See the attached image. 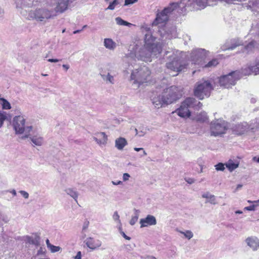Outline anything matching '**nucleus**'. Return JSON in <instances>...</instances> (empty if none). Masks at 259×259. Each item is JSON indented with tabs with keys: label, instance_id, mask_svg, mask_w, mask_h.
<instances>
[{
	"label": "nucleus",
	"instance_id": "32",
	"mask_svg": "<svg viewBox=\"0 0 259 259\" xmlns=\"http://www.w3.org/2000/svg\"><path fill=\"white\" fill-rule=\"evenodd\" d=\"M65 191L68 195L73 198L76 202H77V199L78 196V194L77 191L72 188L66 189Z\"/></svg>",
	"mask_w": 259,
	"mask_h": 259
},
{
	"label": "nucleus",
	"instance_id": "9",
	"mask_svg": "<svg viewBox=\"0 0 259 259\" xmlns=\"http://www.w3.org/2000/svg\"><path fill=\"white\" fill-rule=\"evenodd\" d=\"M162 95L166 105L170 104L178 100L182 94L179 89L176 86H171L165 89Z\"/></svg>",
	"mask_w": 259,
	"mask_h": 259
},
{
	"label": "nucleus",
	"instance_id": "45",
	"mask_svg": "<svg viewBox=\"0 0 259 259\" xmlns=\"http://www.w3.org/2000/svg\"><path fill=\"white\" fill-rule=\"evenodd\" d=\"M113 219L116 221L119 224H121V222L119 219V215L117 212V211H115L113 214Z\"/></svg>",
	"mask_w": 259,
	"mask_h": 259
},
{
	"label": "nucleus",
	"instance_id": "19",
	"mask_svg": "<svg viewBox=\"0 0 259 259\" xmlns=\"http://www.w3.org/2000/svg\"><path fill=\"white\" fill-rule=\"evenodd\" d=\"M249 127L247 122H244L236 124L233 127V130L237 135H242L247 131Z\"/></svg>",
	"mask_w": 259,
	"mask_h": 259
},
{
	"label": "nucleus",
	"instance_id": "62",
	"mask_svg": "<svg viewBox=\"0 0 259 259\" xmlns=\"http://www.w3.org/2000/svg\"><path fill=\"white\" fill-rule=\"evenodd\" d=\"M134 150L136 151H140L141 150H143V148H134Z\"/></svg>",
	"mask_w": 259,
	"mask_h": 259
},
{
	"label": "nucleus",
	"instance_id": "22",
	"mask_svg": "<svg viewBox=\"0 0 259 259\" xmlns=\"http://www.w3.org/2000/svg\"><path fill=\"white\" fill-rule=\"evenodd\" d=\"M252 74H254L255 75V70L253 64L243 68L241 70V73H240L241 77L242 75H249Z\"/></svg>",
	"mask_w": 259,
	"mask_h": 259
},
{
	"label": "nucleus",
	"instance_id": "26",
	"mask_svg": "<svg viewBox=\"0 0 259 259\" xmlns=\"http://www.w3.org/2000/svg\"><path fill=\"white\" fill-rule=\"evenodd\" d=\"M104 46L109 50H114L116 47V44L111 38H107L104 40Z\"/></svg>",
	"mask_w": 259,
	"mask_h": 259
},
{
	"label": "nucleus",
	"instance_id": "21",
	"mask_svg": "<svg viewBox=\"0 0 259 259\" xmlns=\"http://www.w3.org/2000/svg\"><path fill=\"white\" fill-rule=\"evenodd\" d=\"M126 140L122 137L117 138L115 141V147L119 150H123V148L127 145Z\"/></svg>",
	"mask_w": 259,
	"mask_h": 259
},
{
	"label": "nucleus",
	"instance_id": "6",
	"mask_svg": "<svg viewBox=\"0 0 259 259\" xmlns=\"http://www.w3.org/2000/svg\"><path fill=\"white\" fill-rule=\"evenodd\" d=\"M25 119L21 115L16 116L13 120V125L16 134L24 133V136L22 138H28L30 132L32 130L31 126H25Z\"/></svg>",
	"mask_w": 259,
	"mask_h": 259
},
{
	"label": "nucleus",
	"instance_id": "56",
	"mask_svg": "<svg viewBox=\"0 0 259 259\" xmlns=\"http://www.w3.org/2000/svg\"><path fill=\"white\" fill-rule=\"evenodd\" d=\"M252 161L259 163V157L254 156L252 158Z\"/></svg>",
	"mask_w": 259,
	"mask_h": 259
},
{
	"label": "nucleus",
	"instance_id": "41",
	"mask_svg": "<svg viewBox=\"0 0 259 259\" xmlns=\"http://www.w3.org/2000/svg\"><path fill=\"white\" fill-rule=\"evenodd\" d=\"M147 133L146 128L144 127H139V132H137V135L139 137H143Z\"/></svg>",
	"mask_w": 259,
	"mask_h": 259
},
{
	"label": "nucleus",
	"instance_id": "58",
	"mask_svg": "<svg viewBox=\"0 0 259 259\" xmlns=\"http://www.w3.org/2000/svg\"><path fill=\"white\" fill-rule=\"evenodd\" d=\"M46 244L48 248H49L50 246L52 245L50 243L49 239L46 240Z\"/></svg>",
	"mask_w": 259,
	"mask_h": 259
},
{
	"label": "nucleus",
	"instance_id": "29",
	"mask_svg": "<svg viewBox=\"0 0 259 259\" xmlns=\"http://www.w3.org/2000/svg\"><path fill=\"white\" fill-rule=\"evenodd\" d=\"M27 241L31 244H33L35 246H38L39 244L40 237L37 235H35L34 238L32 237L27 236H26Z\"/></svg>",
	"mask_w": 259,
	"mask_h": 259
},
{
	"label": "nucleus",
	"instance_id": "17",
	"mask_svg": "<svg viewBox=\"0 0 259 259\" xmlns=\"http://www.w3.org/2000/svg\"><path fill=\"white\" fill-rule=\"evenodd\" d=\"M157 223L155 217L148 214L145 218L141 219L140 221L141 228L147 227L149 226H154Z\"/></svg>",
	"mask_w": 259,
	"mask_h": 259
},
{
	"label": "nucleus",
	"instance_id": "57",
	"mask_svg": "<svg viewBox=\"0 0 259 259\" xmlns=\"http://www.w3.org/2000/svg\"><path fill=\"white\" fill-rule=\"evenodd\" d=\"M247 202L249 203H258L259 199L256 201H251V200H247Z\"/></svg>",
	"mask_w": 259,
	"mask_h": 259
},
{
	"label": "nucleus",
	"instance_id": "27",
	"mask_svg": "<svg viewBox=\"0 0 259 259\" xmlns=\"http://www.w3.org/2000/svg\"><path fill=\"white\" fill-rule=\"evenodd\" d=\"M225 166L230 172H232L238 167L239 162H234L233 160L230 159L225 163Z\"/></svg>",
	"mask_w": 259,
	"mask_h": 259
},
{
	"label": "nucleus",
	"instance_id": "40",
	"mask_svg": "<svg viewBox=\"0 0 259 259\" xmlns=\"http://www.w3.org/2000/svg\"><path fill=\"white\" fill-rule=\"evenodd\" d=\"M119 2L118 0H114L112 2L110 3L107 10H113L115 9V7L119 5Z\"/></svg>",
	"mask_w": 259,
	"mask_h": 259
},
{
	"label": "nucleus",
	"instance_id": "50",
	"mask_svg": "<svg viewBox=\"0 0 259 259\" xmlns=\"http://www.w3.org/2000/svg\"><path fill=\"white\" fill-rule=\"evenodd\" d=\"M120 234L122 235V236L125 238L126 240H131V237L127 236L125 234V233L122 231V230H120Z\"/></svg>",
	"mask_w": 259,
	"mask_h": 259
},
{
	"label": "nucleus",
	"instance_id": "63",
	"mask_svg": "<svg viewBox=\"0 0 259 259\" xmlns=\"http://www.w3.org/2000/svg\"><path fill=\"white\" fill-rule=\"evenodd\" d=\"M143 153H142V154H141L140 155V157H143L144 156H146L147 155V153L146 152V151L143 149Z\"/></svg>",
	"mask_w": 259,
	"mask_h": 259
},
{
	"label": "nucleus",
	"instance_id": "43",
	"mask_svg": "<svg viewBox=\"0 0 259 259\" xmlns=\"http://www.w3.org/2000/svg\"><path fill=\"white\" fill-rule=\"evenodd\" d=\"M225 164L221 162L215 165V169L217 171H224L225 169Z\"/></svg>",
	"mask_w": 259,
	"mask_h": 259
},
{
	"label": "nucleus",
	"instance_id": "47",
	"mask_svg": "<svg viewBox=\"0 0 259 259\" xmlns=\"http://www.w3.org/2000/svg\"><path fill=\"white\" fill-rule=\"evenodd\" d=\"M138 0H125L124 2V5L125 6H128L130 5H132L137 2H138Z\"/></svg>",
	"mask_w": 259,
	"mask_h": 259
},
{
	"label": "nucleus",
	"instance_id": "37",
	"mask_svg": "<svg viewBox=\"0 0 259 259\" xmlns=\"http://www.w3.org/2000/svg\"><path fill=\"white\" fill-rule=\"evenodd\" d=\"M179 232L188 239H190L193 237V233L190 230H186V231H179Z\"/></svg>",
	"mask_w": 259,
	"mask_h": 259
},
{
	"label": "nucleus",
	"instance_id": "18",
	"mask_svg": "<svg viewBox=\"0 0 259 259\" xmlns=\"http://www.w3.org/2000/svg\"><path fill=\"white\" fill-rule=\"evenodd\" d=\"M88 247L92 250H95L100 247L102 242L98 239H95L92 237L87 238L84 241Z\"/></svg>",
	"mask_w": 259,
	"mask_h": 259
},
{
	"label": "nucleus",
	"instance_id": "46",
	"mask_svg": "<svg viewBox=\"0 0 259 259\" xmlns=\"http://www.w3.org/2000/svg\"><path fill=\"white\" fill-rule=\"evenodd\" d=\"M256 207V205H251L249 206H246L244 208V210H249V211H254L255 210Z\"/></svg>",
	"mask_w": 259,
	"mask_h": 259
},
{
	"label": "nucleus",
	"instance_id": "36",
	"mask_svg": "<svg viewBox=\"0 0 259 259\" xmlns=\"http://www.w3.org/2000/svg\"><path fill=\"white\" fill-rule=\"evenodd\" d=\"M115 21H116V23L119 25H124V26H128L132 25V24L123 20L120 17L116 18Z\"/></svg>",
	"mask_w": 259,
	"mask_h": 259
},
{
	"label": "nucleus",
	"instance_id": "49",
	"mask_svg": "<svg viewBox=\"0 0 259 259\" xmlns=\"http://www.w3.org/2000/svg\"><path fill=\"white\" fill-rule=\"evenodd\" d=\"M184 180L189 184H192L195 182V180L191 178H185Z\"/></svg>",
	"mask_w": 259,
	"mask_h": 259
},
{
	"label": "nucleus",
	"instance_id": "52",
	"mask_svg": "<svg viewBox=\"0 0 259 259\" xmlns=\"http://www.w3.org/2000/svg\"><path fill=\"white\" fill-rule=\"evenodd\" d=\"M81 253L80 251H78L76 255L74 257V259H81Z\"/></svg>",
	"mask_w": 259,
	"mask_h": 259
},
{
	"label": "nucleus",
	"instance_id": "33",
	"mask_svg": "<svg viewBox=\"0 0 259 259\" xmlns=\"http://www.w3.org/2000/svg\"><path fill=\"white\" fill-rule=\"evenodd\" d=\"M196 119L198 121L203 122L208 119V117L206 112H202L197 115Z\"/></svg>",
	"mask_w": 259,
	"mask_h": 259
},
{
	"label": "nucleus",
	"instance_id": "8",
	"mask_svg": "<svg viewBox=\"0 0 259 259\" xmlns=\"http://www.w3.org/2000/svg\"><path fill=\"white\" fill-rule=\"evenodd\" d=\"M169 61L166 64L167 69L175 72L176 73L182 71L186 68V64L182 62L181 57L177 54L172 52V54L168 56ZM178 73L172 74V76L177 75Z\"/></svg>",
	"mask_w": 259,
	"mask_h": 259
},
{
	"label": "nucleus",
	"instance_id": "31",
	"mask_svg": "<svg viewBox=\"0 0 259 259\" xmlns=\"http://www.w3.org/2000/svg\"><path fill=\"white\" fill-rule=\"evenodd\" d=\"M32 142L36 146H41L43 142V138L39 136H33L30 138Z\"/></svg>",
	"mask_w": 259,
	"mask_h": 259
},
{
	"label": "nucleus",
	"instance_id": "7",
	"mask_svg": "<svg viewBox=\"0 0 259 259\" xmlns=\"http://www.w3.org/2000/svg\"><path fill=\"white\" fill-rule=\"evenodd\" d=\"M212 87L210 82L208 80H200L195 85L194 93L195 96L200 100H202L204 96L207 97L210 95Z\"/></svg>",
	"mask_w": 259,
	"mask_h": 259
},
{
	"label": "nucleus",
	"instance_id": "13",
	"mask_svg": "<svg viewBox=\"0 0 259 259\" xmlns=\"http://www.w3.org/2000/svg\"><path fill=\"white\" fill-rule=\"evenodd\" d=\"M158 31L161 38L164 40L176 38L178 35L176 27L173 25L164 26L160 28Z\"/></svg>",
	"mask_w": 259,
	"mask_h": 259
},
{
	"label": "nucleus",
	"instance_id": "44",
	"mask_svg": "<svg viewBox=\"0 0 259 259\" xmlns=\"http://www.w3.org/2000/svg\"><path fill=\"white\" fill-rule=\"evenodd\" d=\"M49 249L52 252L54 253L60 251L61 249V248L59 246L52 245Z\"/></svg>",
	"mask_w": 259,
	"mask_h": 259
},
{
	"label": "nucleus",
	"instance_id": "38",
	"mask_svg": "<svg viewBox=\"0 0 259 259\" xmlns=\"http://www.w3.org/2000/svg\"><path fill=\"white\" fill-rule=\"evenodd\" d=\"M218 63V60L213 59L210 61L207 64H205L204 67L205 68H212L216 66Z\"/></svg>",
	"mask_w": 259,
	"mask_h": 259
},
{
	"label": "nucleus",
	"instance_id": "12",
	"mask_svg": "<svg viewBox=\"0 0 259 259\" xmlns=\"http://www.w3.org/2000/svg\"><path fill=\"white\" fill-rule=\"evenodd\" d=\"M206 56V51L203 49H193L189 58L194 64L202 65V62Z\"/></svg>",
	"mask_w": 259,
	"mask_h": 259
},
{
	"label": "nucleus",
	"instance_id": "64",
	"mask_svg": "<svg viewBox=\"0 0 259 259\" xmlns=\"http://www.w3.org/2000/svg\"><path fill=\"white\" fill-rule=\"evenodd\" d=\"M82 30H77L73 31V34H76L81 32Z\"/></svg>",
	"mask_w": 259,
	"mask_h": 259
},
{
	"label": "nucleus",
	"instance_id": "5",
	"mask_svg": "<svg viewBox=\"0 0 259 259\" xmlns=\"http://www.w3.org/2000/svg\"><path fill=\"white\" fill-rule=\"evenodd\" d=\"M215 5L214 0H182L180 2L179 7L182 12L185 11L186 7H192L196 10H201L207 6Z\"/></svg>",
	"mask_w": 259,
	"mask_h": 259
},
{
	"label": "nucleus",
	"instance_id": "59",
	"mask_svg": "<svg viewBox=\"0 0 259 259\" xmlns=\"http://www.w3.org/2000/svg\"><path fill=\"white\" fill-rule=\"evenodd\" d=\"M62 67L66 70H67L69 68V66L67 64H63Z\"/></svg>",
	"mask_w": 259,
	"mask_h": 259
},
{
	"label": "nucleus",
	"instance_id": "34",
	"mask_svg": "<svg viewBox=\"0 0 259 259\" xmlns=\"http://www.w3.org/2000/svg\"><path fill=\"white\" fill-rule=\"evenodd\" d=\"M139 213L140 211L139 210L134 209V214L133 216H132V219L130 221V224L131 225H134L137 222L139 218Z\"/></svg>",
	"mask_w": 259,
	"mask_h": 259
},
{
	"label": "nucleus",
	"instance_id": "35",
	"mask_svg": "<svg viewBox=\"0 0 259 259\" xmlns=\"http://www.w3.org/2000/svg\"><path fill=\"white\" fill-rule=\"evenodd\" d=\"M1 103L0 104L2 105V109L4 110H9L11 108V105L10 103L4 98H2L0 99Z\"/></svg>",
	"mask_w": 259,
	"mask_h": 259
},
{
	"label": "nucleus",
	"instance_id": "39",
	"mask_svg": "<svg viewBox=\"0 0 259 259\" xmlns=\"http://www.w3.org/2000/svg\"><path fill=\"white\" fill-rule=\"evenodd\" d=\"M7 114L5 112L0 111V128L3 126L5 120L7 119Z\"/></svg>",
	"mask_w": 259,
	"mask_h": 259
},
{
	"label": "nucleus",
	"instance_id": "16",
	"mask_svg": "<svg viewBox=\"0 0 259 259\" xmlns=\"http://www.w3.org/2000/svg\"><path fill=\"white\" fill-rule=\"evenodd\" d=\"M245 243L253 251H256L259 248V239L256 236H250L246 238Z\"/></svg>",
	"mask_w": 259,
	"mask_h": 259
},
{
	"label": "nucleus",
	"instance_id": "14",
	"mask_svg": "<svg viewBox=\"0 0 259 259\" xmlns=\"http://www.w3.org/2000/svg\"><path fill=\"white\" fill-rule=\"evenodd\" d=\"M69 0H51L50 5L53 8L57 15V12L63 13L67 10Z\"/></svg>",
	"mask_w": 259,
	"mask_h": 259
},
{
	"label": "nucleus",
	"instance_id": "55",
	"mask_svg": "<svg viewBox=\"0 0 259 259\" xmlns=\"http://www.w3.org/2000/svg\"><path fill=\"white\" fill-rule=\"evenodd\" d=\"M48 61L50 62H54V63H56V62H58L59 61V60L58 59H49L48 60Z\"/></svg>",
	"mask_w": 259,
	"mask_h": 259
},
{
	"label": "nucleus",
	"instance_id": "11",
	"mask_svg": "<svg viewBox=\"0 0 259 259\" xmlns=\"http://www.w3.org/2000/svg\"><path fill=\"white\" fill-rule=\"evenodd\" d=\"M240 78V72L233 71L221 76L219 79L220 84L225 88H229L235 85L236 81Z\"/></svg>",
	"mask_w": 259,
	"mask_h": 259
},
{
	"label": "nucleus",
	"instance_id": "4",
	"mask_svg": "<svg viewBox=\"0 0 259 259\" xmlns=\"http://www.w3.org/2000/svg\"><path fill=\"white\" fill-rule=\"evenodd\" d=\"M202 103L193 98H187L181 104L180 107L176 111L178 115L182 117H189L191 115L190 108L198 110L201 108Z\"/></svg>",
	"mask_w": 259,
	"mask_h": 259
},
{
	"label": "nucleus",
	"instance_id": "25",
	"mask_svg": "<svg viewBox=\"0 0 259 259\" xmlns=\"http://www.w3.org/2000/svg\"><path fill=\"white\" fill-rule=\"evenodd\" d=\"M202 197L206 199L205 203H210L211 204L215 205L217 203L216 197L214 195L211 194L209 192H206L202 195Z\"/></svg>",
	"mask_w": 259,
	"mask_h": 259
},
{
	"label": "nucleus",
	"instance_id": "15",
	"mask_svg": "<svg viewBox=\"0 0 259 259\" xmlns=\"http://www.w3.org/2000/svg\"><path fill=\"white\" fill-rule=\"evenodd\" d=\"M236 2H243V7L252 11H256L259 8V0H235L234 4Z\"/></svg>",
	"mask_w": 259,
	"mask_h": 259
},
{
	"label": "nucleus",
	"instance_id": "48",
	"mask_svg": "<svg viewBox=\"0 0 259 259\" xmlns=\"http://www.w3.org/2000/svg\"><path fill=\"white\" fill-rule=\"evenodd\" d=\"M19 193L22 195V196L25 199H27L29 197V194L23 190H21L19 191Z\"/></svg>",
	"mask_w": 259,
	"mask_h": 259
},
{
	"label": "nucleus",
	"instance_id": "42",
	"mask_svg": "<svg viewBox=\"0 0 259 259\" xmlns=\"http://www.w3.org/2000/svg\"><path fill=\"white\" fill-rule=\"evenodd\" d=\"M253 65L255 70V75L259 74V59H256Z\"/></svg>",
	"mask_w": 259,
	"mask_h": 259
},
{
	"label": "nucleus",
	"instance_id": "20",
	"mask_svg": "<svg viewBox=\"0 0 259 259\" xmlns=\"http://www.w3.org/2000/svg\"><path fill=\"white\" fill-rule=\"evenodd\" d=\"M93 139L100 146L105 145L107 144V136L104 132L98 133L95 134Z\"/></svg>",
	"mask_w": 259,
	"mask_h": 259
},
{
	"label": "nucleus",
	"instance_id": "23",
	"mask_svg": "<svg viewBox=\"0 0 259 259\" xmlns=\"http://www.w3.org/2000/svg\"><path fill=\"white\" fill-rule=\"evenodd\" d=\"M243 45V42L242 40L239 39H234L231 40V45H227L226 48H223V50H233L236 48L237 47Z\"/></svg>",
	"mask_w": 259,
	"mask_h": 259
},
{
	"label": "nucleus",
	"instance_id": "28",
	"mask_svg": "<svg viewBox=\"0 0 259 259\" xmlns=\"http://www.w3.org/2000/svg\"><path fill=\"white\" fill-rule=\"evenodd\" d=\"M257 44L256 41L254 39H252L245 46L244 51L247 53L251 52L255 48Z\"/></svg>",
	"mask_w": 259,
	"mask_h": 259
},
{
	"label": "nucleus",
	"instance_id": "60",
	"mask_svg": "<svg viewBox=\"0 0 259 259\" xmlns=\"http://www.w3.org/2000/svg\"><path fill=\"white\" fill-rule=\"evenodd\" d=\"M242 187V185L241 184H238L237 186V187H236V191L240 190L241 188Z\"/></svg>",
	"mask_w": 259,
	"mask_h": 259
},
{
	"label": "nucleus",
	"instance_id": "61",
	"mask_svg": "<svg viewBox=\"0 0 259 259\" xmlns=\"http://www.w3.org/2000/svg\"><path fill=\"white\" fill-rule=\"evenodd\" d=\"M10 192L14 196H16L17 194L16 191L14 189L10 191Z\"/></svg>",
	"mask_w": 259,
	"mask_h": 259
},
{
	"label": "nucleus",
	"instance_id": "1",
	"mask_svg": "<svg viewBox=\"0 0 259 259\" xmlns=\"http://www.w3.org/2000/svg\"><path fill=\"white\" fill-rule=\"evenodd\" d=\"M156 37L151 34L147 33L145 35V44L134 43L131 45L128 48V53L125 55L123 58L124 66L127 73V70L132 71L131 80H134V83L142 84L147 82L148 77L150 75V71L146 66H143L139 69L133 70L130 68V66H133L137 60L144 61H151L154 56L161 53L162 46L160 43L156 41Z\"/></svg>",
	"mask_w": 259,
	"mask_h": 259
},
{
	"label": "nucleus",
	"instance_id": "51",
	"mask_svg": "<svg viewBox=\"0 0 259 259\" xmlns=\"http://www.w3.org/2000/svg\"><path fill=\"white\" fill-rule=\"evenodd\" d=\"M130 177V176L127 173H124L123 175L122 179L123 181H126L128 180L129 178Z\"/></svg>",
	"mask_w": 259,
	"mask_h": 259
},
{
	"label": "nucleus",
	"instance_id": "53",
	"mask_svg": "<svg viewBox=\"0 0 259 259\" xmlns=\"http://www.w3.org/2000/svg\"><path fill=\"white\" fill-rule=\"evenodd\" d=\"M113 185H121L122 184V182L121 181H112L111 182Z\"/></svg>",
	"mask_w": 259,
	"mask_h": 259
},
{
	"label": "nucleus",
	"instance_id": "30",
	"mask_svg": "<svg viewBox=\"0 0 259 259\" xmlns=\"http://www.w3.org/2000/svg\"><path fill=\"white\" fill-rule=\"evenodd\" d=\"M102 78L106 82L110 83L111 84L114 83V76L110 74V73H107V74H101Z\"/></svg>",
	"mask_w": 259,
	"mask_h": 259
},
{
	"label": "nucleus",
	"instance_id": "3",
	"mask_svg": "<svg viewBox=\"0 0 259 259\" xmlns=\"http://www.w3.org/2000/svg\"><path fill=\"white\" fill-rule=\"evenodd\" d=\"M180 3H172L165 8L162 11L158 13L156 17L153 22V25L165 23L168 20L169 16L172 12L177 11L179 13H183L179 7Z\"/></svg>",
	"mask_w": 259,
	"mask_h": 259
},
{
	"label": "nucleus",
	"instance_id": "54",
	"mask_svg": "<svg viewBox=\"0 0 259 259\" xmlns=\"http://www.w3.org/2000/svg\"><path fill=\"white\" fill-rule=\"evenodd\" d=\"M5 14L4 10L0 7V18L3 17Z\"/></svg>",
	"mask_w": 259,
	"mask_h": 259
},
{
	"label": "nucleus",
	"instance_id": "24",
	"mask_svg": "<svg viewBox=\"0 0 259 259\" xmlns=\"http://www.w3.org/2000/svg\"><path fill=\"white\" fill-rule=\"evenodd\" d=\"M164 98L163 97L162 95H159L157 97H154L152 100V103L154 105H155V106L156 108H159L163 104H165L164 101Z\"/></svg>",
	"mask_w": 259,
	"mask_h": 259
},
{
	"label": "nucleus",
	"instance_id": "2",
	"mask_svg": "<svg viewBox=\"0 0 259 259\" xmlns=\"http://www.w3.org/2000/svg\"><path fill=\"white\" fill-rule=\"evenodd\" d=\"M51 7V5L48 4L45 7L30 11L28 14L29 19L45 23L48 20L54 18L56 14L53 8Z\"/></svg>",
	"mask_w": 259,
	"mask_h": 259
},
{
	"label": "nucleus",
	"instance_id": "10",
	"mask_svg": "<svg viewBox=\"0 0 259 259\" xmlns=\"http://www.w3.org/2000/svg\"><path fill=\"white\" fill-rule=\"evenodd\" d=\"M228 128L227 122L222 119L212 121L210 124L211 136L217 137L226 133Z\"/></svg>",
	"mask_w": 259,
	"mask_h": 259
}]
</instances>
